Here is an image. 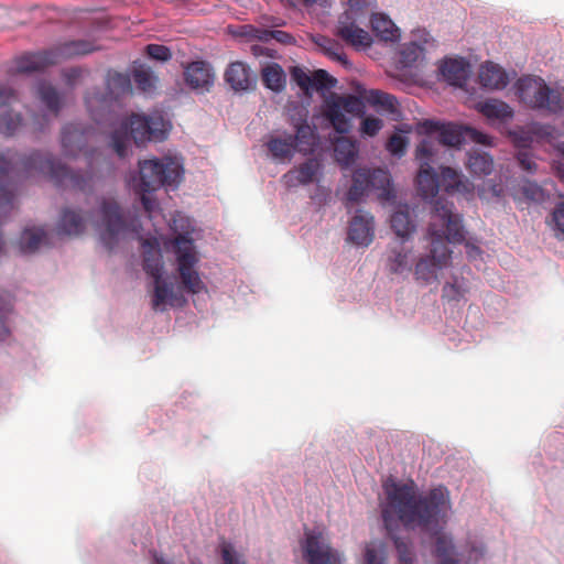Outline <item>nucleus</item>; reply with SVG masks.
Instances as JSON below:
<instances>
[{
    "label": "nucleus",
    "mask_w": 564,
    "mask_h": 564,
    "mask_svg": "<svg viewBox=\"0 0 564 564\" xmlns=\"http://www.w3.org/2000/svg\"><path fill=\"white\" fill-rule=\"evenodd\" d=\"M96 230L102 243L111 248L116 242L137 235L141 240L143 253V269L153 278L154 294L152 305L154 310L164 311L167 305L182 306L186 301L174 292L172 283L163 280V260L160 249V240L156 236L143 238L139 232V221L132 219L129 224L119 212L113 199H104L99 209L91 217Z\"/></svg>",
    "instance_id": "f257e3e1"
},
{
    "label": "nucleus",
    "mask_w": 564,
    "mask_h": 564,
    "mask_svg": "<svg viewBox=\"0 0 564 564\" xmlns=\"http://www.w3.org/2000/svg\"><path fill=\"white\" fill-rule=\"evenodd\" d=\"M386 499L380 503L382 518L388 530L397 521L409 528H427L446 517L451 509L449 496L438 487L420 498L413 482L401 484L392 478L383 482Z\"/></svg>",
    "instance_id": "f03ea898"
},
{
    "label": "nucleus",
    "mask_w": 564,
    "mask_h": 564,
    "mask_svg": "<svg viewBox=\"0 0 564 564\" xmlns=\"http://www.w3.org/2000/svg\"><path fill=\"white\" fill-rule=\"evenodd\" d=\"M176 237L171 241L176 258L177 272L184 290L191 294L206 292V285L203 282L196 267L199 262V256L191 237L193 231L192 221L188 217L177 213L170 224Z\"/></svg>",
    "instance_id": "7ed1b4c3"
},
{
    "label": "nucleus",
    "mask_w": 564,
    "mask_h": 564,
    "mask_svg": "<svg viewBox=\"0 0 564 564\" xmlns=\"http://www.w3.org/2000/svg\"><path fill=\"white\" fill-rule=\"evenodd\" d=\"M140 182L135 189L141 194V202L150 218L158 204L150 193L160 187L176 188L183 177V165L176 158L165 156L140 162Z\"/></svg>",
    "instance_id": "20e7f679"
},
{
    "label": "nucleus",
    "mask_w": 564,
    "mask_h": 564,
    "mask_svg": "<svg viewBox=\"0 0 564 564\" xmlns=\"http://www.w3.org/2000/svg\"><path fill=\"white\" fill-rule=\"evenodd\" d=\"M170 123L160 115L140 116L132 115L129 119L122 120L111 135L115 151L120 158L127 155L131 140L135 144L147 141H162L166 138Z\"/></svg>",
    "instance_id": "39448f33"
},
{
    "label": "nucleus",
    "mask_w": 564,
    "mask_h": 564,
    "mask_svg": "<svg viewBox=\"0 0 564 564\" xmlns=\"http://www.w3.org/2000/svg\"><path fill=\"white\" fill-rule=\"evenodd\" d=\"M429 245L440 249H449L448 243H462L465 240L463 215L455 210L454 204L436 199L430 212L425 234Z\"/></svg>",
    "instance_id": "423d86ee"
},
{
    "label": "nucleus",
    "mask_w": 564,
    "mask_h": 564,
    "mask_svg": "<svg viewBox=\"0 0 564 564\" xmlns=\"http://www.w3.org/2000/svg\"><path fill=\"white\" fill-rule=\"evenodd\" d=\"M520 100L531 109L558 113L564 110V87L549 86L538 76H524L517 84Z\"/></svg>",
    "instance_id": "0eeeda50"
},
{
    "label": "nucleus",
    "mask_w": 564,
    "mask_h": 564,
    "mask_svg": "<svg viewBox=\"0 0 564 564\" xmlns=\"http://www.w3.org/2000/svg\"><path fill=\"white\" fill-rule=\"evenodd\" d=\"M93 50L91 44L86 41L67 42L48 51L20 56L15 61V68L19 73H33L58 64L66 58L88 54Z\"/></svg>",
    "instance_id": "6e6552de"
},
{
    "label": "nucleus",
    "mask_w": 564,
    "mask_h": 564,
    "mask_svg": "<svg viewBox=\"0 0 564 564\" xmlns=\"http://www.w3.org/2000/svg\"><path fill=\"white\" fill-rule=\"evenodd\" d=\"M376 191L381 202L394 198L391 177L387 171L358 169L352 174V184L347 192L346 199L349 203H359L370 192Z\"/></svg>",
    "instance_id": "1a4fd4ad"
},
{
    "label": "nucleus",
    "mask_w": 564,
    "mask_h": 564,
    "mask_svg": "<svg viewBox=\"0 0 564 564\" xmlns=\"http://www.w3.org/2000/svg\"><path fill=\"white\" fill-rule=\"evenodd\" d=\"M364 101L354 95L330 94L323 104V116L339 133H347L354 117L364 115Z\"/></svg>",
    "instance_id": "9d476101"
},
{
    "label": "nucleus",
    "mask_w": 564,
    "mask_h": 564,
    "mask_svg": "<svg viewBox=\"0 0 564 564\" xmlns=\"http://www.w3.org/2000/svg\"><path fill=\"white\" fill-rule=\"evenodd\" d=\"M419 134H437L438 143L448 147L459 145L465 139L476 143L491 145V138L470 127L455 123H443L435 120H424L416 126Z\"/></svg>",
    "instance_id": "9b49d317"
},
{
    "label": "nucleus",
    "mask_w": 564,
    "mask_h": 564,
    "mask_svg": "<svg viewBox=\"0 0 564 564\" xmlns=\"http://www.w3.org/2000/svg\"><path fill=\"white\" fill-rule=\"evenodd\" d=\"M22 166L30 175L39 173L73 187L84 188V183L86 182L83 176L73 173L63 165L56 164L48 155L37 152L25 158L22 161Z\"/></svg>",
    "instance_id": "f8f14e48"
},
{
    "label": "nucleus",
    "mask_w": 564,
    "mask_h": 564,
    "mask_svg": "<svg viewBox=\"0 0 564 564\" xmlns=\"http://www.w3.org/2000/svg\"><path fill=\"white\" fill-rule=\"evenodd\" d=\"M451 249H440L430 245L429 252L424 256H416L412 274L419 285L425 286L437 281L438 272L452 263Z\"/></svg>",
    "instance_id": "ddd939ff"
},
{
    "label": "nucleus",
    "mask_w": 564,
    "mask_h": 564,
    "mask_svg": "<svg viewBox=\"0 0 564 564\" xmlns=\"http://www.w3.org/2000/svg\"><path fill=\"white\" fill-rule=\"evenodd\" d=\"M302 550L308 564H341L339 554L329 546L322 532H306Z\"/></svg>",
    "instance_id": "4468645a"
},
{
    "label": "nucleus",
    "mask_w": 564,
    "mask_h": 564,
    "mask_svg": "<svg viewBox=\"0 0 564 564\" xmlns=\"http://www.w3.org/2000/svg\"><path fill=\"white\" fill-rule=\"evenodd\" d=\"M375 232V217L365 209H357L348 221L346 240L355 247L367 248L372 243Z\"/></svg>",
    "instance_id": "2eb2a0df"
},
{
    "label": "nucleus",
    "mask_w": 564,
    "mask_h": 564,
    "mask_svg": "<svg viewBox=\"0 0 564 564\" xmlns=\"http://www.w3.org/2000/svg\"><path fill=\"white\" fill-rule=\"evenodd\" d=\"M416 253L412 246L403 242L390 245L387 253L384 265L391 275L408 279L413 270Z\"/></svg>",
    "instance_id": "dca6fc26"
},
{
    "label": "nucleus",
    "mask_w": 564,
    "mask_h": 564,
    "mask_svg": "<svg viewBox=\"0 0 564 564\" xmlns=\"http://www.w3.org/2000/svg\"><path fill=\"white\" fill-rule=\"evenodd\" d=\"M321 175V162L316 159H308L304 163L291 169L285 174H283L281 177V182L285 187L292 188L318 182Z\"/></svg>",
    "instance_id": "f3484780"
},
{
    "label": "nucleus",
    "mask_w": 564,
    "mask_h": 564,
    "mask_svg": "<svg viewBox=\"0 0 564 564\" xmlns=\"http://www.w3.org/2000/svg\"><path fill=\"white\" fill-rule=\"evenodd\" d=\"M184 80L191 89L204 94L213 87L215 73L208 63L196 61L185 66Z\"/></svg>",
    "instance_id": "a211bd4d"
},
{
    "label": "nucleus",
    "mask_w": 564,
    "mask_h": 564,
    "mask_svg": "<svg viewBox=\"0 0 564 564\" xmlns=\"http://www.w3.org/2000/svg\"><path fill=\"white\" fill-rule=\"evenodd\" d=\"M90 131L84 130L79 124H68L62 132V148L66 156H77L84 153L86 161L90 162L91 153H88L85 148L89 138Z\"/></svg>",
    "instance_id": "6ab92c4d"
},
{
    "label": "nucleus",
    "mask_w": 564,
    "mask_h": 564,
    "mask_svg": "<svg viewBox=\"0 0 564 564\" xmlns=\"http://www.w3.org/2000/svg\"><path fill=\"white\" fill-rule=\"evenodd\" d=\"M15 101V94L11 88L0 89V133L14 134L22 126L20 115H12L11 104Z\"/></svg>",
    "instance_id": "aec40b11"
},
{
    "label": "nucleus",
    "mask_w": 564,
    "mask_h": 564,
    "mask_svg": "<svg viewBox=\"0 0 564 564\" xmlns=\"http://www.w3.org/2000/svg\"><path fill=\"white\" fill-rule=\"evenodd\" d=\"M337 34L347 43L356 47H368L372 39L364 29L359 28L349 13L343 14L338 21Z\"/></svg>",
    "instance_id": "412c9836"
},
{
    "label": "nucleus",
    "mask_w": 564,
    "mask_h": 564,
    "mask_svg": "<svg viewBox=\"0 0 564 564\" xmlns=\"http://www.w3.org/2000/svg\"><path fill=\"white\" fill-rule=\"evenodd\" d=\"M554 129L547 124L531 123L527 129H519L510 132V138L514 145L519 148H528L533 141L554 139Z\"/></svg>",
    "instance_id": "4be33fe9"
},
{
    "label": "nucleus",
    "mask_w": 564,
    "mask_h": 564,
    "mask_svg": "<svg viewBox=\"0 0 564 564\" xmlns=\"http://www.w3.org/2000/svg\"><path fill=\"white\" fill-rule=\"evenodd\" d=\"M438 69L443 79L456 87H463L470 75V65L464 58H446Z\"/></svg>",
    "instance_id": "5701e85b"
},
{
    "label": "nucleus",
    "mask_w": 564,
    "mask_h": 564,
    "mask_svg": "<svg viewBox=\"0 0 564 564\" xmlns=\"http://www.w3.org/2000/svg\"><path fill=\"white\" fill-rule=\"evenodd\" d=\"M478 78L480 85L489 90L503 89L510 82L509 74L494 62H486L480 66Z\"/></svg>",
    "instance_id": "b1692460"
},
{
    "label": "nucleus",
    "mask_w": 564,
    "mask_h": 564,
    "mask_svg": "<svg viewBox=\"0 0 564 564\" xmlns=\"http://www.w3.org/2000/svg\"><path fill=\"white\" fill-rule=\"evenodd\" d=\"M225 79L235 91H248L256 86V77L250 68L241 62L229 65L225 73Z\"/></svg>",
    "instance_id": "393cba45"
},
{
    "label": "nucleus",
    "mask_w": 564,
    "mask_h": 564,
    "mask_svg": "<svg viewBox=\"0 0 564 564\" xmlns=\"http://www.w3.org/2000/svg\"><path fill=\"white\" fill-rule=\"evenodd\" d=\"M358 93L365 101L375 107L378 111L389 113L393 119L399 118L400 107L394 96L378 89H358Z\"/></svg>",
    "instance_id": "a878e982"
},
{
    "label": "nucleus",
    "mask_w": 564,
    "mask_h": 564,
    "mask_svg": "<svg viewBox=\"0 0 564 564\" xmlns=\"http://www.w3.org/2000/svg\"><path fill=\"white\" fill-rule=\"evenodd\" d=\"M440 187L448 194L460 193L470 194L473 193V184L464 177L456 170L444 166L441 167Z\"/></svg>",
    "instance_id": "bb28decb"
},
{
    "label": "nucleus",
    "mask_w": 564,
    "mask_h": 564,
    "mask_svg": "<svg viewBox=\"0 0 564 564\" xmlns=\"http://www.w3.org/2000/svg\"><path fill=\"white\" fill-rule=\"evenodd\" d=\"M390 221L391 228L400 238L408 239L416 230L415 220L411 217L408 205H398Z\"/></svg>",
    "instance_id": "cd10ccee"
},
{
    "label": "nucleus",
    "mask_w": 564,
    "mask_h": 564,
    "mask_svg": "<svg viewBox=\"0 0 564 564\" xmlns=\"http://www.w3.org/2000/svg\"><path fill=\"white\" fill-rule=\"evenodd\" d=\"M419 195L425 200H432L440 191V180L433 167H420L416 175Z\"/></svg>",
    "instance_id": "c85d7f7f"
},
{
    "label": "nucleus",
    "mask_w": 564,
    "mask_h": 564,
    "mask_svg": "<svg viewBox=\"0 0 564 564\" xmlns=\"http://www.w3.org/2000/svg\"><path fill=\"white\" fill-rule=\"evenodd\" d=\"M414 40L404 44L400 54L401 62L405 66H410L423 56L424 45L429 44L432 40L430 34L424 30H417L414 34Z\"/></svg>",
    "instance_id": "c756f323"
},
{
    "label": "nucleus",
    "mask_w": 564,
    "mask_h": 564,
    "mask_svg": "<svg viewBox=\"0 0 564 564\" xmlns=\"http://www.w3.org/2000/svg\"><path fill=\"white\" fill-rule=\"evenodd\" d=\"M10 163L0 156V221L6 218L14 207L13 194L11 186L2 181L3 176H7L9 172Z\"/></svg>",
    "instance_id": "7c9ffc66"
},
{
    "label": "nucleus",
    "mask_w": 564,
    "mask_h": 564,
    "mask_svg": "<svg viewBox=\"0 0 564 564\" xmlns=\"http://www.w3.org/2000/svg\"><path fill=\"white\" fill-rule=\"evenodd\" d=\"M87 223L88 219L84 218L78 212L66 209L58 221V231L64 235L76 236L85 230Z\"/></svg>",
    "instance_id": "2f4dec72"
},
{
    "label": "nucleus",
    "mask_w": 564,
    "mask_h": 564,
    "mask_svg": "<svg viewBox=\"0 0 564 564\" xmlns=\"http://www.w3.org/2000/svg\"><path fill=\"white\" fill-rule=\"evenodd\" d=\"M371 28L378 37L383 41L394 42L400 37V31L393 21L382 13H375L371 17Z\"/></svg>",
    "instance_id": "473e14b6"
},
{
    "label": "nucleus",
    "mask_w": 564,
    "mask_h": 564,
    "mask_svg": "<svg viewBox=\"0 0 564 564\" xmlns=\"http://www.w3.org/2000/svg\"><path fill=\"white\" fill-rule=\"evenodd\" d=\"M47 243V235L43 228H28L23 230L19 240L23 253H33Z\"/></svg>",
    "instance_id": "72a5a7b5"
},
{
    "label": "nucleus",
    "mask_w": 564,
    "mask_h": 564,
    "mask_svg": "<svg viewBox=\"0 0 564 564\" xmlns=\"http://www.w3.org/2000/svg\"><path fill=\"white\" fill-rule=\"evenodd\" d=\"M265 144L272 156L280 161H290L295 151L293 135L291 134L285 137H270Z\"/></svg>",
    "instance_id": "f704fd0d"
},
{
    "label": "nucleus",
    "mask_w": 564,
    "mask_h": 564,
    "mask_svg": "<svg viewBox=\"0 0 564 564\" xmlns=\"http://www.w3.org/2000/svg\"><path fill=\"white\" fill-rule=\"evenodd\" d=\"M479 111L490 120L507 121L513 117L512 108L505 101L489 99L478 106Z\"/></svg>",
    "instance_id": "c9c22d12"
},
{
    "label": "nucleus",
    "mask_w": 564,
    "mask_h": 564,
    "mask_svg": "<svg viewBox=\"0 0 564 564\" xmlns=\"http://www.w3.org/2000/svg\"><path fill=\"white\" fill-rule=\"evenodd\" d=\"M262 80L267 88L280 93L285 88L286 76L283 68L276 64L271 63L262 69Z\"/></svg>",
    "instance_id": "e433bc0d"
},
{
    "label": "nucleus",
    "mask_w": 564,
    "mask_h": 564,
    "mask_svg": "<svg viewBox=\"0 0 564 564\" xmlns=\"http://www.w3.org/2000/svg\"><path fill=\"white\" fill-rule=\"evenodd\" d=\"M440 144L438 140H434L433 134H426V138L419 143L415 150V159L420 167H432L431 163L434 161Z\"/></svg>",
    "instance_id": "4c0bfd02"
},
{
    "label": "nucleus",
    "mask_w": 564,
    "mask_h": 564,
    "mask_svg": "<svg viewBox=\"0 0 564 564\" xmlns=\"http://www.w3.org/2000/svg\"><path fill=\"white\" fill-rule=\"evenodd\" d=\"M334 154L340 165L348 166L357 156L356 143L346 137H339L334 143Z\"/></svg>",
    "instance_id": "58836bf2"
},
{
    "label": "nucleus",
    "mask_w": 564,
    "mask_h": 564,
    "mask_svg": "<svg viewBox=\"0 0 564 564\" xmlns=\"http://www.w3.org/2000/svg\"><path fill=\"white\" fill-rule=\"evenodd\" d=\"M467 167L475 175H489L492 172L494 162L487 153L474 150L468 154Z\"/></svg>",
    "instance_id": "ea45409f"
},
{
    "label": "nucleus",
    "mask_w": 564,
    "mask_h": 564,
    "mask_svg": "<svg viewBox=\"0 0 564 564\" xmlns=\"http://www.w3.org/2000/svg\"><path fill=\"white\" fill-rule=\"evenodd\" d=\"M37 96L46 106L50 115L56 117L62 106V97L55 88L50 84L41 83L37 87Z\"/></svg>",
    "instance_id": "a19ab883"
},
{
    "label": "nucleus",
    "mask_w": 564,
    "mask_h": 564,
    "mask_svg": "<svg viewBox=\"0 0 564 564\" xmlns=\"http://www.w3.org/2000/svg\"><path fill=\"white\" fill-rule=\"evenodd\" d=\"M295 150L307 153L313 150L315 144V132L307 123L297 126L296 133L293 137Z\"/></svg>",
    "instance_id": "79ce46f5"
},
{
    "label": "nucleus",
    "mask_w": 564,
    "mask_h": 564,
    "mask_svg": "<svg viewBox=\"0 0 564 564\" xmlns=\"http://www.w3.org/2000/svg\"><path fill=\"white\" fill-rule=\"evenodd\" d=\"M133 80L140 90L151 93L155 88L158 77L150 67L139 65L133 69Z\"/></svg>",
    "instance_id": "37998d69"
},
{
    "label": "nucleus",
    "mask_w": 564,
    "mask_h": 564,
    "mask_svg": "<svg viewBox=\"0 0 564 564\" xmlns=\"http://www.w3.org/2000/svg\"><path fill=\"white\" fill-rule=\"evenodd\" d=\"M362 564H387V551L382 542L371 541L365 545Z\"/></svg>",
    "instance_id": "c03bdc74"
},
{
    "label": "nucleus",
    "mask_w": 564,
    "mask_h": 564,
    "mask_svg": "<svg viewBox=\"0 0 564 564\" xmlns=\"http://www.w3.org/2000/svg\"><path fill=\"white\" fill-rule=\"evenodd\" d=\"M454 545L451 536L443 532L436 533V556L440 564H458L451 555L453 554Z\"/></svg>",
    "instance_id": "a18cd8bd"
},
{
    "label": "nucleus",
    "mask_w": 564,
    "mask_h": 564,
    "mask_svg": "<svg viewBox=\"0 0 564 564\" xmlns=\"http://www.w3.org/2000/svg\"><path fill=\"white\" fill-rule=\"evenodd\" d=\"M337 80L332 77L326 70L318 69L312 73L311 76V90H328L335 87Z\"/></svg>",
    "instance_id": "49530a36"
},
{
    "label": "nucleus",
    "mask_w": 564,
    "mask_h": 564,
    "mask_svg": "<svg viewBox=\"0 0 564 564\" xmlns=\"http://www.w3.org/2000/svg\"><path fill=\"white\" fill-rule=\"evenodd\" d=\"M409 139L400 133L392 134L387 142V150L390 154L402 158L408 149Z\"/></svg>",
    "instance_id": "de8ad7c7"
},
{
    "label": "nucleus",
    "mask_w": 564,
    "mask_h": 564,
    "mask_svg": "<svg viewBox=\"0 0 564 564\" xmlns=\"http://www.w3.org/2000/svg\"><path fill=\"white\" fill-rule=\"evenodd\" d=\"M221 555L225 564H245L241 556L234 550L231 544L223 543ZM155 564H170L161 557L155 558Z\"/></svg>",
    "instance_id": "09e8293b"
},
{
    "label": "nucleus",
    "mask_w": 564,
    "mask_h": 564,
    "mask_svg": "<svg viewBox=\"0 0 564 564\" xmlns=\"http://www.w3.org/2000/svg\"><path fill=\"white\" fill-rule=\"evenodd\" d=\"M383 127V121L377 117L368 116L364 118L360 124L362 135L375 137Z\"/></svg>",
    "instance_id": "8fccbe9b"
},
{
    "label": "nucleus",
    "mask_w": 564,
    "mask_h": 564,
    "mask_svg": "<svg viewBox=\"0 0 564 564\" xmlns=\"http://www.w3.org/2000/svg\"><path fill=\"white\" fill-rule=\"evenodd\" d=\"M311 76L312 73H308L306 69L294 66L291 69V77L297 84V86L303 89L305 93L311 91Z\"/></svg>",
    "instance_id": "3c124183"
},
{
    "label": "nucleus",
    "mask_w": 564,
    "mask_h": 564,
    "mask_svg": "<svg viewBox=\"0 0 564 564\" xmlns=\"http://www.w3.org/2000/svg\"><path fill=\"white\" fill-rule=\"evenodd\" d=\"M467 289L458 283V281H454L453 283H446L443 286V296L449 301H458L464 297Z\"/></svg>",
    "instance_id": "603ef678"
},
{
    "label": "nucleus",
    "mask_w": 564,
    "mask_h": 564,
    "mask_svg": "<svg viewBox=\"0 0 564 564\" xmlns=\"http://www.w3.org/2000/svg\"><path fill=\"white\" fill-rule=\"evenodd\" d=\"M147 53L153 59L166 62L172 57L170 50L164 45L149 44L147 46Z\"/></svg>",
    "instance_id": "864d4df0"
},
{
    "label": "nucleus",
    "mask_w": 564,
    "mask_h": 564,
    "mask_svg": "<svg viewBox=\"0 0 564 564\" xmlns=\"http://www.w3.org/2000/svg\"><path fill=\"white\" fill-rule=\"evenodd\" d=\"M400 564H413V556L410 545L399 539L394 541Z\"/></svg>",
    "instance_id": "5fc2aeb1"
},
{
    "label": "nucleus",
    "mask_w": 564,
    "mask_h": 564,
    "mask_svg": "<svg viewBox=\"0 0 564 564\" xmlns=\"http://www.w3.org/2000/svg\"><path fill=\"white\" fill-rule=\"evenodd\" d=\"M518 161H519L521 167L523 170H525L527 172L532 173L536 170V163L533 160V156L527 151L519 152Z\"/></svg>",
    "instance_id": "6e6d98bb"
},
{
    "label": "nucleus",
    "mask_w": 564,
    "mask_h": 564,
    "mask_svg": "<svg viewBox=\"0 0 564 564\" xmlns=\"http://www.w3.org/2000/svg\"><path fill=\"white\" fill-rule=\"evenodd\" d=\"M554 228L557 235L564 236V203L558 205L553 213Z\"/></svg>",
    "instance_id": "4d7b16f0"
},
{
    "label": "nucleus",
    "mask_w": 564,
    "mask_h": 564,
    "mask_svg": "<svg viewBox=\"0 0 564 564\" xmlns=\"http://www.w3.org/2000/svg\"><path fill=\"white\" fill-rule=\"evenodd\" d=\"M317 44L319 46H322L324 48V51L329 55L332 56L333 58H336L338 61H345L344 57L341 56V54L337 53L334 51L335 48V44L330 41V40H327V39H322V42H317Z\"/></svg>",
    "instance_id": "13d9d810"
},
{
    "label": "nucleus",
    "mask_w": 564,
    "mask_h": 564,
    "mask_svg": "<svg viewBox=\"0 0 564 564\" xmlns=\"http://www.w3.org/2000/svg\"><path fill=\"white\" fill-rule=\"evenodd\" d=\"M523 193L531 199H540L542 197V189L535 184H529L523 187Z\"/></svg>",
    "instance_id": "bf43d9fd"
},
{
    "label": "nucleus",
    "mask_w": 564,
    "mask_h": 564,
    "mask_svg": "<svg viewBox=\"0 0 564 564\" xmlns=\"http://www.w3.org/2000/svg\"><path fill=\"white\" fill-rule=\"evenodd\" d=\"M272 37L280 43H290L292 41V36L290 34L279 30L272 31Z\"/></svg>",
    "instance_id": "052dcab7"
},
{
    "label": "nucleus",
    "mask_w": 564,
    "mask_h": 564,
    "mask_svg": "<svg viewBox=\"0 0 564 564\" xmlns=\"http://www.w3.org/2000/svg\"><path fill=\"white\" fill-rule=\"evenodd\" d=\"M370 0H347V4L349 6L351 11H358L367 6H369Z\"/></svg>",
    "instance_id": "680f3d73"
},
{
    "label": "nucleus",
    "mask_w": 564,
    "mask_h": 564,
    "mask_svg": "<svg viewBox=\"0 0 564 564\" xmlns=\"http://www.w3.org/2000/svg\"><path fill=\"white\" fill-rule=\"evenodd\" d=\"M113 83H118L120 85H122L124 87V89L127 90H131V86H130V80L127 76L124 75H121V74H117L113 78H112Z\"/></svg>",
    "instance_id": "e2e57ef3"
},
{
    "label": "nucleus",
    "mask_w": 564,
    "mask_h": 564,
    "mask_svg": "<svg viewBox=\"0 0 564 564\" xmlns=\"http://www.w3.org/2000/svg\"><path fill=\"white\" fill-rule=\"evenodd\" d=\"M47 121H48V116L47 115H44L41 118L39 116H34L33 117L34 130L35 131L42 130L43 127H44V123H46Z\"/></svg>",
    "instance_id": "0e129e2a"
},
{
    "label": "nucleus",
    "mask_w": 564,
    "mask_h": 564,
    "mask_svg": "<svg viewBox=\"0 0 564 564\" xmlns=\"http://www.w3.org/2000/svg\"><path fill=\"white\" fill-rule=\"evenodd\" d=\"M256 37L261 42H269L273 40L272 31L269 30H259L257 31Z\"/></svg>",
    "instance_id": "69168bd1"
},
{
    "label": "nucleus",
    "mask_w": 564,
    "mask_h": 564,
    "mask_svg": "<svg viewBox=\"0 0 564 564\" xmlns=\"http://www.w3.org/2000/svg\"><path fill=\"white\" fill-rule=\"evenodd\" d=\"M465 247H466V253L469 258L474 259L480 254V249L477 246L467 242L465 245Z\"/></svg>",
    "instance_id": "338daca9"
},
{
    "label": "nucleus",
    "mask_w": 564,
    "mask_h": 564,
    "mask_svg": "<svg viewBox=\"0 0 564 564\" xmlns=\"http://www.w3.org/2000/svg\"><path fill=\"white\" fill-rule=\"evenodd\" d=\"M252 52L254 55H261L264 53V48L259 45H254L252 46Z\"/></svg>",
    "instance_id": "774afa93"
}]
</instances>
